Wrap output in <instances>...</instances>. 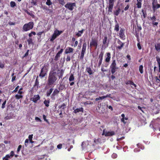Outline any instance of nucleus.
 Returning <instances> with one entry per match:
<instances>
[{"mask_svg":"<svg viewBox=\"0 0 160 160\" xmlns=\"http://www.w3.org/2000/svg\"><path fill=\"white\" fill-rule=\"evenodd\" d=\"M56 74V72H54L50 73L48 80L49 85L53 84L56 80L57 78L55 76Z\"/></svg>","mask_w":160,"mask_h":160,"instance_id":"nucleus-1","label":"nucleus"},{"mask_svg":"<svg viewBox=\"0 0 160 160\" xmlns=\"http://www.w3.org/2000/svg\"><path fill=\"white\" fill-rule=\"evenodd\" d=\"M33 26V23L32 22H30L27 24H25L23 26V29L25 31H27L32 29Z\"/></svg>","mask_w":160,"mask_h":160,"instance_id":"nucleus-2","label":"nucleus"},{"mask_svg":"<svg viewBox=\"0 0 160 160\" xmlns=\"http://www.w3.org/2000/svg\"><path fill=\"white\" fill-rule=\"evenodd\" d=\"M110 67L111 69L112 73L113 74L116 72V70L118 69V68L116 67V63L115 60L112 61V62Z\"/></svg>","mask_w":160,"mask_h":160,"instance_id":"nucleus-3","label":"nucleus"},{"mask_svg":"<svg viewBox=\"0 0 160 160\" xmlns=\"http://www.w3.org/2000/svg\"><path fill=\"white\" fill-rule=\"evenodd\" d=\"M47 70L48 68L47 66H44L41 69V73L39 74V76L41 78L44 77L46 74Z\"/></svg>","mask_w":160,"mask_h":160,"instance_id":"nucleus-4","label":"nucleus"},{"mask_svg":"<svg viewBox=\"0 0 160 160\" xmlns=\"http://www.w3.org/2000/svg\"><path fill=\"white\" fill-rule=\"evenodd\" d=\"M98 45V40L95 38H92L90 44V47H95L96 48Z\"/></svg>","mask_w":160,"mask_h":160,"instance_id":"nucleus-5","label":"nucleus"},{"mask_svg":"<svg viewBox=\"0 0 160 160\" xmlns=\"http://www.w3.org/2000/svg\"><path fill=\"white\" fill-rule=\"evenodd\" d=\"M65 6L69 10L72 11L73 10L74 7L76 6V4L74 3H68Z\"/></svg>","mask_w":160,"mask_h":160,"instance_id":"nucleus-6","label":"nucleus"},{"mask_svg":"<svg viewBox=\"0 0 160 160\" xmlns=\"http://www.w3.org/2000/svg\"><path fill=\"white\" fill-rule=\"evenodd\" d=\"M152 9L153 11L155 12L158 8H160V4L158 3L157 1L154 0L152 3Z\"/></svg>","mask_w":160,"mask_h":160,"instance_id":"nucleus-7","label":"nucleus"},{"mask_svg":"<svg viewBox=\"0 0 160 160\" xmlns=\"http://www.w3.org/2000/svg\"><path fill=\"white\" fill-rule=\"evenodd\" d=\"M115 133L113 131L109 132L104 129L103 131L102 135H104L105 136H112L114 135Z\"/></svg>","mask_w":160,"mask_h":160,"instance_id":"nucleus-8","label":"nucleus"},{"mask_svg":"<svg viewBox=\"0 0 160 160\" xmlns=\"http://www.w3.org/2000/svg\"><path fill=\"white\" fill-rule=\"evenodd\" d=\"M125 30L124 29L121 28L119 33V36L122 39H125V35H124Z\"/></svg>","mask_w":160,"mask_h":160,"instance_id":"nucleus-9","label":"nucleus"},{"mask_svg":"<svg viewBox=\"0 0 160 160\" xmlns=\"http://www.w3.org/2000/svg\"><path fill=\"white\" fill-rule=\"evenodd\" d=\"M114 0H109L108 11L111 12L112 9Z\"/></svg>","mask_w":160,"mask_h":160,"instance_id":"nucleus-10","label":"nucleus"},{"mask_svg":"<svg viewBox=\"0 0 160 160\" xmlns=\"http://www.w3.org/2000/svg\"><path fill=\"white\" fill-rule=\"evenodd\" d=\"M10 154H7L5 157L3 158V160H8L9 158H12L14 155V152L13 151H12L10 152Z\"/></svg>","mask_w":160,"mask_h":160,"instance_id":"nucleus-11","label":"nucleus"},{"mask_svg":"<svg viewBox=\"0 0 160 160\" xmlns=\"http://www.w3.org/2000/svg\"><path fill=\"white\" fill-rule=\"evenodd\" d=\"M23 93V92H18V94L15 95V98L17 99H22L23 97V96L22 95Z\"/></svg>","mask_w":160,"mask_h":160,"instance_id":"nucleus-12","label":"nucleus"},{"mask_svg":"<svg viewBox=\"0 0 160 160\" xmlns=\"http://www.w3.org/2000/svg\"><path fill=\"white\" fill-rule=\"evenodd\" d=\"M73 50L74 49L70 47H68L66 49L65 53L66 54L70 53L72 52Z\"/></svg>","mask_w":160,"mask_h":160,"instance_id":"nucleus-13","label":"nucleus"},{"mask_svg":"<svg viewBox=\"0 0 160 160\" xmlns=\"http://www.w3.org/2000/svg\"><path fill=\"white\" fill-rule=\"evenodd\" d=\"M63 51V49H61L60 51H59L56 54L55 57V60H58V58H59L60 56V54L62 53Z\"/></svg>","mask_w":160,"mask_h":160,"instance_id":"nucleus-14","label":"nucleus"},{"mask_svg":"<svg viewBox=\"0 0 160 160\" xmlns=\"http://www.w3.org/2000/svg\"><path fill=\"white\" fill-rule=\"evenodd\" d=\"M106 54L107 57L105 59V61L106 62H109L111 59V54L109 52H107Z\"/></svg>","mask_w":160,"mask_h":160,"instance_id":"nucleus-15","label":"nucleus"},{"mask_svg":"<svg viewBox=\"0 0 160 160\" xmlns=\"http://www.w3.org/2000/svg\"><path fill=\"white\" fill-rule=\"evenodd\" d=\"M150 19L152 20V23L153 25L155 26L157 25L158 24V22H155L156 20V18L155 16H153L152 17H150Z\"/></svg>","mask_w":160,"mask_h":160,"instance_id":"nucleus-16","label":"nucleus"},{"mask_svg":"<svg viewBox=\"0 0 160 160\" xmlns=\"http://www.w3.org/2000/svg\"><path fill=\"white\" fill-rule=\"evenodd\" d=\"M40 99L39 96L37 95L34 96L33 98L31 99L34 102H36L38 100Z\"/></svg>","mask_w":160,"mask_h":160,"instance_id":"nucleus-17","label":"nucleus"},{"mask_svg":"<svg viewBox=\"0 0 160 160\" xmlns=\"http://www.w3.org/2000/svg\"><path fill=\"white\" fill-rule=\"evenodd\" d=\"M88 144L89 143L88 141L83 142H82V149H84V148L87 147Z\"/></svg>","mask_w":160,"mask_h":160,"instance_id":"nucleus-18","label":"nucleus"},{"mask_svg":"<svg viewBox=\"0 0 160 160\" xmlns=\"http://www.w3.org/2000/svg\"><path fill=\"white\" fill-rule=\"evenodd\" d=\"M142 0H137L136 5L138 8H141L142 6Z\"/></svg>","mask_w":160,"mask_h":160,"instance_id":"nucleus-19","label":"nucleus"},{"mask_svg":"<svg viewBox=\"0 0 160 160\" xmlns=\"http://www.w3.org/2000/svg\"><path fill=\"white\" fill-rule=\"evenodd\" d=\"M62 32L61 31H59L58 30H55L54 33L57 37Z\"/></svg>","mask_w":160,"mask_h":160,"instance_id":"nucleus-20","label":"nucleus"},{"mask_svg":"<svg viewBox=\"0 0 160 160\" xmlns=\"http://www.w3.org/2000/svg\"><path fill=\"white\" fill-rule=\"evenodd\" d=\"M86 43H84L83 44V47L82 49V53H85L86 49Z\"/></svg>","mask_w":160,"mask_h":160,"instance_id":"nucleus-21","label":"nucleus"},{"mask_svg":"<svg viewBox=\"0 0 160 160\" xmlns=\"http://www.w3.org/2000/svg\"><path fill=\"white\" fill-rule=\"evenodd\" d=\"M118 43L120 45V46H118L117 47V48L119 49H121L123 46L124 44L122 43L120 41H118Z\"/></svg>","mask_w":160,"mask_h":160,"instance_id":"nucleus-22","label":"nucleus"},{"mask_svg":"<svg viewBox=\"0 0 160 160\" xmlns=\"http://www.w3.org/2000/svg\"><path fill=\"white\" fill-rule=\"evenodd\" d=\"M155 48L157 51L159 52L160 51V43H158L156 45Z\"/></svg>","mask_w":160,"mask_h":160,"instance_id":"nucleus-23","label":"nucleus"},{"mask_svg":"<svg viewBox=\"0 0 160 160\" xmlns=\"http://www.w3.org/2000/svg\"><path fill=\"white\" fill-rule=\"evenodd\" d=\"M74 78L73 75L72 74H71L69 79V81L70 82L73 81L74 80Z\"/></svg>","mask_w":160,"mask_h":160,"instance_id":"nucleus-24","label":"nucleus"},{"mask_svg":"<svg viewBox=\"0 0 160 160\" xmlns=\"http://www.w3.org/2000/svg\"><path fill=\"white\" fill-rule=\"evenodd\" d=\"M83 29L81 31H79L77 32L76 35L78 37H80L81 36L82 34L83 33Z\"/></svg>","mask_w":160,"mask_h":160,"instance_id":"nucleus-25","label":"nucleus"},{"mask_svg":"<svg viewBox=\"0 0 160 160\" xmlns=\"http://www.w3.org/2000/svg\"><path fill=\"white\" fill-rule=\"evenodd\" d=\"M63 72L62 70H58V76L59 77V78L61 77H62L63 75Z\"/></svg>","mask_w":160,"mask_h":160,"instance_id":"nucleus-26","label":"nucleus"},{"mask_svg":"<svg viewBox=\"0 0 160 160\" xmlns=\"http://www.w3.org/2000/svg\"><path fill=\"white\" fill-rule=\"evenodd\" d=\"M82 108H77L74 110V112L75 113H77V112H81L82 111Z\"/></svg>","mask_w":160,"mask_h":160,"instance_id":"nucleus-27","label":"nucleus"},{"mask_svg":"<svg viewBox=\"0 0 160 160\" xmlns=\"http://www.w3.org/2000/svg\"><path fill=\"white\" fill-rule=\"evenodd\" d=\"M114 29L116 31H118L119 30V25L117 23L114 27Z\"/></svg>","mask_w":160,"mask_h":160,"instance_id":"nucleus-28","label":"nucleus"},{"mask_svg":"<svg viewBox=\"0 0 160 160\" xmlns=\"http://www.w3.org/2000/svg\"><path fill=\"white\" fill-rule=\"evenodd\" d=\"M87 71L90 75L92 74V71L90 68H87Z\"/></svg>","mask_w":160,"mask_h":160,"instance_id":"nucleus-29","label":"nucleus"},{"mask_svg":"<svg viewBox=\"0 0 160 160\" xmlns=\"http://www.w3.org/2000/svg\"><path fill=\"white\" fill-rule=\"evenodd\" d=\"M57 37L56 35H55L54 33L52 35L51 38L50 39V41H53L57 38Z\"/></svg>","mask_w":160,"mask_h":160,"instance_id":"nucleus-30","label":"nucleus"},{"mask_svg":"<svg viewBox=\"0 0 160 160\" xmlns=\"http://www.w3.org/2000/svg\"><path fill=\"white\" fill-rule=\"evenodd\" d=\"M53 89L52 88L50 89V90L48 91L47 92V96H49L51 93L52 92Z\"/></svg>","mask_w":160,"mask_h":160,"instance_id":"nucleus-31","label":"nucleus"},{"mask_svg":"<svg viewBox=\"0 0 160 160\" xmlns=\"http://www.w3.org/2000/svg\"><path fill=\"white\" fill-rule=\"evenodd\" d=\"M12 118V117L11 115H8L5 117V119L6 120H8Z\"/></svg>","mask_w":160,"mask_h":160,"instance_id":"nucleus-32","label":"nucleus"},{"mask_svg":"<svg viewBox=\"0 0 160 160\" xmlns=\"http://www.w3.org/2000/svg\"><path fill=\"white\" fill-rule=\"evenodd\" d=\"M143 67L142 65H141L139 66V71L141 73H142L143 72Z\"/></svg>","mask_w":160,"mask_h":160,"instance_id":"nucleus-33","label":"nucleus"},{"mask_svg":"<svg viewBox=\"0 0 160 160\" xmlns=\"http://www.w3.org/2000/svg\"><path fill=\"white\" fill-rule=\"evenodd\" d=\"M155 78L156 81L158 82H160V74H159L158 77H155Z\"/></svg>","mask_w":160,"mask_h":160,"instance_id":"nucleus-34","label":"nucleus"},{"mask_svg":"<svg viewBox=\"0 0 160 160\" xmlns=\"http://www.w3.org/2000/svg\"><path fill=\"white\" fill-rule=\"evenodd\" d=\"M49 101H47L46 100H45L44 102V104L45 105V106L47 107L49 106Z\"/></svg>","mask_w":160,"mask_h":160,"instance_id":"nucleus-35","label":"nucleus"},{"mask_svg":"<svg viewBox=\"0 0 160 160\" xmlns=\"http://www.w3.org/2000/svg\"><path fill=\"white\" fill-rule=\"evenodd\" d=\"M35 119L36 121L37 122H42L41 120L39 118H38V117H35Z\"/></svg>","mask_w":160,"mask_h":160,"instance_id":"nucleus-36","label":"nucleus"},{"mask_svg":"<svg viewBox=\"0 0 160 160\" xmlns=\"http://www.w3.org/2000/svg\"><path fill=\"white\" fill-rule=\"evenodd\" d=\"M107 38L106 36L104 37L102 41L103 44H105L106 43Z\"/></svg>","mask_w":160,"mask_h":160,"instance_id":"nucleus-37","label":"nucleus"},{"mask_svg":"<svg viewBox=\"0 0 160 160\" xmlns=\"http://www.w3.org/2000/svg\"><path fill=\"white\" fill-rule=\"evenodd\" d=\"M120 12V9H118V10H116V11H115L114 12V14L115 15H116V16H118V14H119Z\"/></svg>","mask_w":160,"mask_h":160,"instance_id":"nucleus-38","label":"nucleus"},{"mask_svg":"<svg viewBox=\"0 0 160 160\" xmlns=\"http://www.w3.org/2000/svg\"><path fill=\"white\" fill-rule=\"evenodd\" d=\"M10 4L12 7H13L16 6V3L14 2H11Z\"/></svg>","mask_w":160,"mask_h":160,"instance_id":"nucleus-39","label":"nucleus"},{"mask_svg":"<svg viewBox=\"0 0 160 160\" xmlns=\"http://www.w3.org/2000/svg\"><path fill=\"white\" fill-rule=\"evenodd\" d=\"M59 92V91L57 89H55L52 94V95H53L54 96L56 95V94H58Z\"/></svg>","mask_w":160,"mask_h":160,"instance_id":"nucleus-40","label":"nucleus"},{"mask_svg":"<svg viewBox=\"0 0 160 160\" xmlns=\"http://www.w3.org/2000/svg\"><path fill=\"white\" fill-rule=\"evenodd\" d=\"M46 4L47 5L49 6L52 4V2H51L50 0H47V1L46 2Z\"/></svg>","mask_w":160,"mask_h":160,"instance_id":"nucleus-41","label":"nucleus"},{"mask_svg":"<svg viewBox=\"0 0 160 160\" xmlns=\"http://www.w3.org/2000/svg\"><path fill=\"white\" fill-rule=\"evenodd\" d=\"M103 56V53H101L99 56V59L102 60V58Z\"/></svg>","mask_w":160,"mask_h":160,"instance_id":"nucleus-42","label":"nucleus"},{"mask_svg":"<svg viewBox=\"0 0 160 160\" xmlns=\"http://www.w3.org/2000/svg\"><path fill=\"white\" fill-rule=\"evenodd\" d=\"M29 142V140L28 139H26L25 142V145L26 147H27L28 145Z\"/></svg>","mask_w":160,"mask_h":160,"instance_id":"nucleus-43","label":"nucleus"},{"mask_svg":"<svg viewBox=\"0 0 160 160\" xmlns=\"http://www.w3.org/2000/svg\"><path fill=\"white\" fill-rule=\"evenodd\" d=\"M103 99V96L100 97L98 98H97L95 99V100L96 101H98L99 100H102Z\"/></svg>","mask_w":160,"mask_h":160,"instance_id":"nucleus-44","label":"nucleus"},{"mask_svg":"<svg viewBox=\"0 0 160 160\" xmlns=\"http://www.w3.org/2000/svg\"><path fill=\"white\" fill-rule=\"evenodd\" d=\"M19 88V86H17V87L15 88V89L12 92H16L18 91Z\"/></svg>","mask_w":160,"mask_h":160,"instance_id":"nucleus-45","label":"nucleus"},{"mask_svg":"<svg viewBox=\"0 0 160 160\" xmlns=\"http://www.w3.org/2000/svg\"><path fill=\"white\" fill-rule=\"evenodd\" d=\"M32 34L33 35H35L36 34V32H32L29 34L28 35L29 37H31L32 36Z\"/></svg>","mask_w":160,"mask_h":160,"instance_id":"nucleus-46","label":"nucleus"},{"mask_svg":"<svg viewBox=\"0 0 160 160\" xmlns=\"http://www.w3.org/2000/svg\"><path fill=\"white\" fill-rule=\"evenodd\" d=\"M111 94H108L106 96H103V99L108 98V97H110Z\"/></svg>","mask_w":160,"mask_h":160,"instance_id":"nucleus-47","label":"nucleus"},{"mask_svg":"<svg viewBox=\"0 0 160 160\" xmlns=\"http://www.w3.org/2000/svg\"><path fill=\"white\" fill-rule=\"evenodd\" d=\"M111 94H108L106 96H103V99L108 98V97H110Z\"/></svg>","mask_w":160,"mask_h":160,"instance_id":"nucleus-48","label":"nucleus"},{"mask_svg":"<svg viewBox=\"0 0 160 160\" xmlns=\"http://www.w3.org/2000/svg\"><path fill=\"white\" fill-rule=\"evenodd\" d=\"M6 103V100H5L2 103V108H5V105Z\"/></svg>","mask_w":160,"mask_h":160,"instance_id":"nucleus-49","label":"nucleus"},{"mask_svg":"<svg viewBox=\"0 0 160 160\" xmlns=\"http://www.w3.org/2000/svg\"><path fill=\"white\" fill-rule=\"evenodd\" d=\"M32 137H33L32 134L30 135L29 136L28 138L29 140V141H31V140H32Z\"/></svg>","mask_w":160,"mask_h":160,"instance_id":"nucleus-50","label":"nucleus"},{"mask_svg":"<svg viewBox=\"0 0 160 160\" xmlns=\"http://www.w3.org/2000/svg\"><path fill=\"white\" fill-rule=\"evenodd\" d=\"M4 64L3 63L0 62V68H3L4 67Z\"/></svg>","mask_w":160,"mask_h":160,"instance_id":"nucleus-51","label":"nucleus"},{"mask_svg":"<svg viewBox=\"0 0 160 160\" xmlns=\"http://www.w3.org/2000/svg\"><path fill=\"white\" fill-rule=\"evenodd\" d=\"M71 60V58L70 56H68L67 57V58L66 59V61L67 62Z\"/></svg>","mask_w":160,"mask_h":160,"instance_id":"nucleus-52","label":"nucleus"},{"mask_svg":"<svg viewBox=\"0 0 160 160\" xmlns=\"http://www.w3.org/2000/svg\"><path fill=\"white\" fill-rule=\"evenodd\" d=\"M62 144H60L57 146V148H58L59 149H61V148L62 147Z\"/></svg>","mask_w":160,"mask_h":160,"instance_id":"nucleus-53","label":"nucleus"},{"mask_svg":"<svg viewBox=\"0 0 160 160\" xmlns=\"http://www.w3.org/2000/svg\"><path fill=\"white\" fill-rule=\"evenodd\" d=\"M21 147H22V146L21 145H19L18 147V149H17V152H19V151H20V149L21 148Z\"/></svg>","mask_w":160,"mask_h":160,"instance_id":"nucleus-54","label":"nucleus"},{"mask_svg":"<svg viewBox=\"0 0 160 160\" xmlns=\"http://www.w3.org/2000/svg\"><path fill=\"white\" fill-rule=\"evenodd\" d=\"M130 82V85H133L135 87H136V85L133 82Z\"/></svg>","mask_w":160,"mask_h":160,"instance_id":"nucleus-55","label":"nucleus"},{"mask_svg":"<svg viewBox=\"0 0 160 160\" xmlns=\"http://www.w3.org/2000/svg\"><path fill=\"white\" fill-rule=\"evenodd\" d=\"M112 158H115L117 157V155L116 154L113 153L112 154Z\"/></svg>","mask_w":160,"mask_h":160,"instance_id":"nucleus-56","label":"nucleus"},{"mask_svg":"<svg viewBox=\"0 0 160 160\" xmlns=\"http://www.w3.org/2000/svg\"><path fill=\"white\" fill-rule=\"evenodd\" d=\"M121 121L124 124L126 123V122L125 121L124 118H122L121 119Z\"/></svg>","mask_w":160,"mask_h":160,"instance_id":"nucleus-57","label":"nucleus"},{"mask_svg":"<svg viewBox=\"0 0 160 160\" xmlns=\"http://www.w3.org/2000/svg\"><path fill=\"white\" fill-rule=\"evenodd\" d=\"M129 5H127V6H126V7L125 8H124V10H125V11H126V10H127L128 9V8H129Z\"/></svg>","mask_w":160,"mask_h":160,"instance_id":"nucleus-58","label":"nucleus"},{"mask_svg":"<svg viewBox=\"0 0 160 160\" xmlns=\"http://www.w3.org/2000/svg\"><path fill=\"white\" fill-rule=\"evenodd\" d=\"M137 46H138V47L139 49H141V48H142L140 46V45L139 43H138Z\"/></svg>","mask_w":160,"mask_h":160,"instance_id":"nucleus-59","label":"nucleus"},{"mask_svg":"<svg viewBox=\"0 0 160 160\" xmlns=\"http://www.w3.org/2000/svg\"><path fill=\"white\" fill-rule=\"evenodd\" d=\"M102 60L99 59V62L98 63V66H100L101 65L102 62Z\"/></svg>","mask_w":160,"mask_h":160,"instance_id":"nucleus-60","label":"nucleus"},{"mask_svg":"<svg viewBox=\"0 0 160 160\" xmlns=\"http://www.w3.org/2000/svg\"><path fill=\"white\" fill-rule=\"evenodd\" d=\"M157 62H160V58L157 57Z\"/></svg>","mask_w":160,"mask_h":160,"instance_id":"nucleus-61","label":"nucleus"},{"mask_svg":"<svg viewBox=\"0 0 160 160\" xmlns=\"http://www.w3.org/2000/svg\"><path fill=\"white\" fill-rule=\"evenodd\" d=\"M84 55V53H81V55L80 56V58L82 59L83 58Z\"/></svg>","mask_w":160,"mask_h":160,"instance_id":"nucleus-62","label":"nucleus"},{"mask_svg":"<svg viewBox=\"0 0 160 160\" xmlns=\"http://www.w3.org/2000/svg\"><path fill=\"white\" fill-rule=\"evenodd\" d=\"M52 12V10L51 9H48V11L47 12V13H51V12Z\"/></svg>","mask_w":160,"mask_h":160,"instance_id":"nucleus-63","label":"nucleus"},{"mask_svg":"<svg viewBox=\"0 0 160 160\" xmlns=\"http://www.w3.org/2000/svg\"><path fill=\"white\" fill-rule=\"evenodd\" d=\"M28 51H29L28 50L27 51V52L25 54L24 57H26V56H28Z\"/></svg>","mask_w":160,"mask_h":160,"instance_id":"nucleus-64","label":"nucleus"}]
</instances>
